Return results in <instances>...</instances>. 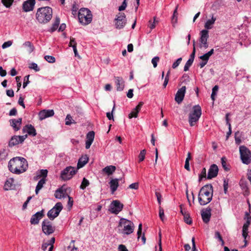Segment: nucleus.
<instances>
[{"label":"nucleus","instance_id":"obj_1","mask_svg":"<svg viewBox=\"0 0 251 251\" xmlns=\"http://www.w3.org/2000/svg\"><path fill=\"white\" fill-rule=\"evenodd\" d=\"M8 167L11 172L19 175L26 171L28 168V164L25 158L15 157L10 160Z\"/></svg>","mask_w":251,"mask_h":251},{"label":"nucleus","instance_id":"obj_2","mask_svg":"<svg viewBox=\"0 0 251 251\" xmlns=\"http://www.w3.org/2000/svg\"><path fill=\"white\" fill-rule=\"evenodd\" d=\"M213 192V186L211 184H207L201 187L198 196L200 205H204L209 203L212 199Z\"/></svg>","mask_w":251,"mask_h":251},{"label":"nucleus","instance_id":"obj_3","mask_svg":"<svg viewBox=\"0 0 251 251\" xmlns=\"http://www.w3.org/2000/svg\"><path fill=\"white\" fill-rule=\"evenodd\" d=\"M52 10L49 6L42 7L37 9L35 18L41 24L48 23L52 18Z\"/></svg>","mask_w":251,"mask_h":251},{"label":"nucleus","instance_id":"obj_4","mask_svg":"<svg viewBox=\"0 0 251 251\" xmlns=\"http://www.w3.org/2000/svg\"><path fill=\"white\" fill-rule=\"evenodd\" d=\"M118 227V232L123 235H129L131 234L134 229L133 223L129 220L125 218H121L119 221Z\"/></svg>","mask_w":251,"mask_h":251},{"label":"nucleus","instance_id":"obj_5","mask_svg":"<svg viewBox=\"0 0 251 251\" xmlns=\"http://www.w3.org/2000/svg\"><path fill=\"white\" fill-rule=\"evenodd\" d=\"M78 18L81 24L87 25L92 20V15L91 11L88 8H81L78 11Z\"/></svg>","mask_w":251,"mask_h":251},{"label":"nucleus","instance_id":"obj_6","mask_svg":"<svg viewBox=\"0 0 251 251\" xmlns=\"http://www.w3.org/2000/svg\"><path fill=\"white\" fill-rule=\"evenodd\" d=\"M201 115V109L199 105L193 107L192 112L189 114V123L190 126H193L199 120Z\"/></svg>","mask_w":251,"mask_h":251},{"label":"nucleus","instance_id":"obj_7","mask_svg":"<svg viewBox=\"0 0 251 251\" xmlns=\"http://www.w3.org/2000/svg\"><path fill=\"white\" fill-rule=\"evenodd\" d=\"M241 159L244 164L248 165L251 162V152L245 146H241L239 148Z\"/></svg>","mask_w":251,"mask_h":251},{"label":"nucleus","instance_id":"obj_8","mask_svg":"<svg viewBox=\"0 0 251 251\" xmlns=\"http://www.w3.org/2000/svg\"><path fill=\"white\" fill-rule=\"evenodd\" d=\"M115 28L123 29L126 24V16L124 13L119 12L114 19Z\"/></svg>","mask_w":251,"mask_h":251},{"label":"nucleus","instance_id":"obj_9","mask_svg":"<svg viewBox=\"0 0 251 251\" xmlns=\"http://www.w3.org/2000/svg\"><path fill=\"white\" fill-rule=\"evenodd\" d=\"M77 171V169L69 166L64 169L61 173V177L64 180L70 179Z\"/></svg>","mask_w":251,"mask_h":251},{"label":"nucleus","instance_id":"obj_10","mask_svg":"<svg viewBox=\"0 0 251 251\" xmlns=\"http://www.w3.org/2000/svg\"><path fill=\"white\" fill-rule=\"evenodd\" d=\"M62 209V203L60 202H57L53 208L48 211L47 216L50 220H53L59 215Z\"/></svg>","mask_w":251,"mask_h":251},{"label":"nucleus","instance_id":"obj_11","mask_svg":"<svg viewBox=\"0 0 251 251\" xmlns=\"http://www.w3.org/2000/svg\"><path fill=\"white\" fill-rule=\"evenodd\" d=\"M43 232L46 235H50L55 231V226H52V223L48 219L44 220L42 223Z\"/></svg>","mask_w":251,"mask_h":251},{"label":"nucleus","instance_id":"obj_12","mask_svg":"<svg viewBox=\"0 0 251 251\" xmlns=\"http://www.w3.org/2000/svg\"><path fill=\"white\" fill-rule=\"evenodd\" d=\"M124 207V205L118 200L113 201L109 206V210L111 213L118 214L121 212Z\"/></svg>","mask_w":251,"mask_h":251},{"label":"nucleus","instance_id":"obj_13","mask_svg":"<svg viewBox=\"0 0 251 251\" xmlns=\"http://www.w3.org/2000/svg\"><path fill=\"white\" fill-rule=\"evenodd\" d=\"M27 137V135L23 136H14L12 137L11 140L9 142V146L13 147L17 145L19 143H21Z\"/></svg>","mask_w":251,"mask_h":251},{"label":"nucleus","instance_id":"obj_14","mask_svg":"<svg viewBox=\"0 0 251 251\" xmlns=\"http://www.w3.org/2000/svg\"><path fill=\"white\" fill-rule=\"evenodd\" d=\"M185 86H182L178 90L175 98V100L177 103L179 104L182 101L185 96Z\"/></svg>","mask_w":251,"mask_h":251},{"label":"nucleus","instance_id":"obj_15","mask_svg":"<svg viewBox=\"0 0 251 251\" xmlns=\"http://www.w3.org/2000/svg\"><path fill=\"white\" fill-rule=\"evenodd\" d=\"M200 42L202 44L203 47L206 49L208 48V45L207 43V39L208 38V31L205 29L202 30L200 32Z\"/></svg>","mask_w":251,"mask_h":251},{"label":"nucleus","instance_id":"obj_16","mask_svg":"<svg viewBox=\"0 0 251 251\" xmlns=\"http://www.w3.org/2000/svg\"><path fill=\"white\" fill-rule=\"evenodd\" d=\"M54 112L52 109H44L39 112L38 116L40 120H43L46 118L53 116Z\"/></svg>","mask_w":251,"mask_h":251},{"label":"nucleus","instance_id":"obj_17","mask_svg":"<svg viewBox=\"0 0 251 251\" xmlns=\"http://www.w3.org/2000/svg\"><path fill=\"white\" fill-rule=\"evenodd\" d=\"M44 216V210L37 212L32 216L30 222L32 225H36L39 223V220Z\"/></svg>","mask_w":251,"mask_h":251},{"label":"nucleus","instance_id":"obj_18","mask_svg":"<svg viewBox=\"0 0 251 251\" xmlns=\"http://www.w3.org/2000/svg\"><path fill=\"white\" fill-rule=\"evenodd\" d=\"M218 166L216 165L213 164L211 165L208 170L207 176V179H211L216 177L218 175Z\"/></svg>","mask_w":251,"mask_h":251},{"label":"nucleus","instance_id":"obj_19","mask_svg":"<svg viewBox=\"0 0 251 251\" xmlns=\"http://www.w3.org/2000/svg\"><path fill=\"white\" fill-rule=\"evenodd\" d=\"M35 4V0H27L23 4V8L25 12L32 11Z\"/></svg>","mask_w":251,"mask_h":251},{"label":"nucleus","instance_id":"obj_20","mask_svg":"<svg viewBox=\"0 0 251 251\" xmlns=\"http://www.w3.org/2000/svg\"><path fill=\"white\" fill-rule=\"evenodd\" d=\"M115 82L116 85V89L118 91H122L125 87V81L122 77L115 76Z\"/></svg>","mask_w":251,"mask_h":251},{"label":"nucleus","instance_id":"obj_21","mask_svg":"<svg viewBox=\"0 0 251 251\" xmlns=\"http://www.w3.org/2000/svg\"><path fill=\"white\" fill-rule=\"evenodd\" d=\"M67 196L66 189L63 186L57 189L54 193L55 197L58 199L66 198Z\"/></svg>","mask_w":251,"mask_h":251},{"label":"nucleus","instance_id":"obj_22","mask_svg":"<svg viewBox=\"0 0 251 251\" xmlns=\"http://www.w3.org/2000/svg\"><path fill=\"white\" fill-rule=\"evenodd\" d=\"M95 137V132L93 131L89 132L86 135V141L85 143V148L86 149L90 148L92 144Z\"/></svg>","mask_w":251,"mask_h":251},{"label":"nucleus","instance_id":"obj_23","mask_svg":"<svg viewBox=\"0 0 251 251\" xmlns=\"http://www.w3.org/2000/svg\"><path fill=\"white\" fill-rule=\"evenodd\" d=\"M211 209L210 208H206L205 209H203L201 211V217L203 221L205 223H207L210 221V217H211Z\"/></svg>","mask_w":251,"mask_h":251},{"label":"nucleus","instance_id":"obj_24","mask_svg":"<svg viewBox=\"0 0 251 251\" xmlns=\"http://www.w3.org/2000/svg\"><path fill=\"white\" fill-rule=\"evenodd\" d=\"M22 119L21 118L18 119H12L9 121L10 126L16 131H18L20 129L22 124Z\"/></svg>","mask_w":251,"mask_h":251},{"label":"nucleus","instance_id":"obj_25","mask_svg":"<svg viewBox=\"0 0 251 251\" xmlns=\"http://www.w3.org/2000/svg\"><path fill=\"white\" fill-rule=\"evenodd\" d=\"M143 102L141 101L139 103V104L136 106V107L133 109V110L129 114L128 118L131 119L133 117L137 118L138 116V114L140 111L142 106L143 105Z\"/></svg>","mask_w":251,"mask_h":251},{"label":"nucleus","instance_id":"obj_26","mask_svg":"<svg viewBox=\"0 0 251 251\" xmlns=\"http://www.w3.org/2000/svg\"><path fill=\"white\" fill-rule=\"evenodd\" d=\"M23 133L27 132L29 135L35 136L36 135V131L31 125H27L25 126L23 128Z\"/></svg>","mask_w":251,"mask_h":251},{"label":"nucleus","instance_id":"obj_27","mask_svg":"<svg viewBox=\"0 0 251 251\" xmlns=\"http://www.w3.org/2000/svg\"><path fill=\"white\" fill-rule=\"evenodd\" d=\"M55 242L54 237H52L50 240L47 243H44L42 245V249L43 251H45L47 250V248L50 246L48 251H52L53 248V244Z\"/></svg>","mask_w":251,"mask_h":251},{"label":"nucleus","instance_id":"obj_28","mask_svg":"<svg viewBox=\"0 0 251 251\" xmlns=\"http://www.w3.org/2000/svg\"><path fill=\"white\" fill-rule=\"evenodd\" d=\"M14 179L13 178H9L5 181L3 189L5 191L14 189L15 185L14 184Z\"/></svg>","mask_w":251,"mask_h":251},{"label":"nucleus","instance_id":"obj_29","mask_svg":"<svg viewBox=\"0 0 251 251\" xmlns=\"http://www.w3.org/2000/svg\"><path fill=\"white\" fill-rule=\"evenodd\" d=\"M119 179H112L109 182V185L111 193L113 194L117 189L119 186Z\"/></svg>","mask_w":251,"mask_h":251},{"label":"nucleus","instance_id":"obj_30","mask_svg":"<svg viewBox=\"0 0 251 251\" xmlns=\"http://www.w3.org/2000/svg\"><path fill=\"white\" fill-rule=\"evenodd\" d=\"M89 157L87 155L82 156L78 160L77 168V170L83 167L88 161Z\"/></svg>","mask_w":251,"mask_h":251},{"label":"nucleus","instance_id":"obj_31","mask_svg":"<svg viewBox=\"0 0 251 251\" xmlns=\"http://www.w3.org/2000/svg\"><path fill=\"white\" fill-rule=\"evenodd\" d=\"M216 20V18L212 15L211 19L207 20L204 24V28H205V30H208V29H212L213 28V25L214 24Z\"/></svg>","mask_w":251,"mask_h":251},{"label":"nucleus","instance_id":"obj_32","mask_svg":"<svg viewBox=\"0 0 251 251\" xmlns=\"http://www.w3.org/2000/svg\"><path fill=\"white\" fill-rule=\"evenodd\" d=\"M46 179L45 178H42L39 181L35 189V193L36 195L38 194L39 191L43 188V185L46 183Z\"/></svg>","mask_w":251,"mask_h":251},{"label":"nucleus","instance_id":"obj_33","mask_svg":"<svg viewBox=\"0 0 251 251\" xmlns=\"http://www.w3.org/2000/svg\"><path fill=\"white\" fill-rule=\"evenodd\" d=\"M214 49H211L208 52L205 53L204 54L201 56L200 58L203 61L208 62L210 57L214 53Z\"/></svg>","mask_w":251,"mask_h":251},{"label":"nucleus","instance_id":"obj_34","mask_svg":"<svg viewBox=\"0 0 251 251\" xmlns=\"http://www.w3.org/2000/svg\"><path fill=\"white\" fill-rule=\"evenodd\" d=\"M23 46L27 48V51L29 53H31L34 50V46L29 41H26L23 44Z\"/></svg>","mask_w":251,"mask_h":251},{"label":"nucleus","instance_id":"obj_35","mask_svg":"<svg viewBox=\"0 0 251 251\" xmlns=\"http://www.w3.org/2000/svg\"><path fill=\"white\" fill-rule=\"evenodd\" d=\"M116 170L114 166L110 165L106 166L103 169V171L107 174L108 175H111Z\"/></svg>","mask_w":251,"mask_h":251},{"label":"nucleus","instance_id":"obj_36","mask_svg":"<svg viewBox=\"0 0 251 251\" xmlns=\"http://www.w3.org/2000/svg\"><path fill=\"white\" fill-rule=\"evenodd\" d=\"M60 23V19L58 17H56L55 20L52 24V27L50 29L51 32H53L58 28Z\"/></svg>","mask_w":251,"mask_h":251},{"label":"nucleus","instance_id":"obj_37","mask_svg":"<svg viewBox=\"0 0 251 251\" xmlns=\"http://www.w3.org/2000/svg\"><path fill=\"white\" fill-rule=\"evenodd\" d=\"M8 155V152L7 151L3 149L0 151V160L2 161L5 160Z\"/></svg>","mask_w":251,"mask_h":251},{"label":"nucleus","instance_id":"obj_38","mask_svg":"<svg viewBox=\"0 0 251 251\" xmlns=\"http://www.w3.org/2000/svg\"><path fill=\"white\" fill-rule=\"evenodd\" d=\"M90 184L89 181L86 178L84 177L82 179L81 184L80 186V188L81 189L84 190L86 188V187L89 186Z\"/></svg>","mask_w":251,"mask_h":251},{"label":"nucleus","instance_id":"obj_39","mask_svg":"<svg viewBox=\"0 0 251 251\" xmlns=\"http://www.w3.org/2000/svg\"><path fill=\"white\" fill-rule=\"evenodd\" d=\"M75 123V122L73 120L72 116L70 114H68L65 119V124L67 126H69Z\"/></svg>","mask_w":251,"mask_h":251},{"label":"nucleus","instance_id":"obj_40","mask_svg":"<svg viewBox=\"0 0 251 251\" xmlns=\"http://www.w3.org/2000/svg\"><path fill=\"white\" fill-rule=\"evenodd\" d=\"M146 153V151L145 150H143L140 151L138 156L139 162H142L145 159Z\"/></svg>","mask_w":251,"mask_h":251},{"label":"nucleus","instance_id":"obj_41","mask_svg":"<svg viewBox=\"0 0 251 251\" xmlns=\"http://www.w3.org/2000/svg\"><path fill=\"white\" fill-rule=\"evenodd\" d=\"M206 170L205 168H203L202 169L201 174L199 175V181H201L203 178L206 177Z\"/></svg>","mask_w":251,"mask_h":251},{"label":"nucleus","instance_id":"obj_42","mask_svg":"<svg viewBox=\"0 0 251 251\" xmlns=\"http://www.w3.org/2000/svg\"><path fill=\"white\" fill-rule=\"evenodd\" d=\"M14 0H1L3 4L6 7H10L12 5Z\"/></svg>","mask_w":251,"mask_h":251},{"label":"nucleus","instance_id":"obj_43","mask_svg":"<svg viewBox=\"0 0 251 251\" xmlns=\"http://www.w3.org/2000/svg\"><path fill=\"white\" fill-rule=\"evenodd\" d=\"M48 170L46 169L41 170L37 176L39 177H43V178H46L48 175Z\"/></svg>","mask_w":251,"mask_h":251},{"label":"nucleus","instance_id":"obj_44","mask_svg":"<svg viewBox=\"0 0 251 251\" xmlns=\"http://www.w3.org/2000/svg\"><path fill=\"white\" fill-rule=\"evenodd\" d=\"M45 59L49 63H54L55 62V58L50 55H46L44 57Z\"/></svg>","mask_w":251,"mask_h":251},{"label":"nucleus","instance_id":"obj_45","mask_svg":"<svg viewBox=\"0 0 251 251\" xmlns=\"http://www.w3.org/2000/svg\"><path fill=\"white\" fill-rule=\"evenodd\" d=\"M193 62V60L188 59V60L187 61L184 67V71L185 72L189 70L190 67L192 65Z\"/></svg>","mask_w":251,"mask_h":251},{"label":"nucleus","instance_id":"obj_46","mask_svg":"<svg viewBox=\"0 0 251 251\" xmlns=\"http://www.w3.org/2000/svg\"><path fill=\"white\" fill-rule=\"evenodd\" d=\"M223 182H224L223 186H224V193L225 194H226L227 192L228 187V180L227 179H224Z\"/></svg>","mask_w":251,"mask_h":251},{"label":"nucleus","instance_id":"obj_47","mask_svg":"<svg viewBox=\"0 0 251 251\" xmlns=\"http://www.w3.org/2000/svg\"><path fill=\"white\" fill-rule=\"evenodd\" d=\"M29 68L30 69H33L36 72H38L40 71V68L38 67L37 64L35 63H31L30 64Z\"/></svg>","mask_w":251,"mask_h":251},{"label":"nucleus","instance_id":"obj_48","mask_svg":"<svg viewBox=\"0 0 251 251\" xmlns=\"http://www.w3.org/2000/svg\"><path fill=\"white\" fill-rule=\"evenodd\" d=\"M184 220L185 222L188 225L192 224V221L190 219L189 214H187L186 212H185V214H184Z\"/></svg>","mask_w":251,"mask_h":251},{"label":"nucleus","instance_id":"obj_49","mask_svg":"<svg viewBox=\"0 0 251 251\" xmlns=\"http://www.w3.org/2000/svg\"><path fill=\"white\" fill-rule=\"evenodd\" d=\"M239 134L240 133L239 131H237L235 133V143L238 145L240 144L241 142V139L240 136H239Z\"/></svg>","mask_w":251,"mask_h":251},{"label":"nucleus","instance_id":"obj_50","mask_svg":"<svg viewBox=\"0 0 251 251\" xmlns=\"http://www.w3.org/2000/svg\"><path fill=\"white\" fill-rule=\"evenodd\" d=\"M148 26L151 28V29H152L155 27V17L153 18V21L151 20L149 21Z\"/></svg>","mask_w":251,"mask_h":251},{"label":"nucleus","instance_id":"obj_51","mask_svg":"<svg viewBox=\"0 0 251 251\" xmlns=\"http://www.w3.org/2000/svg\"><path fill=\"white\" fill-rule=\"evenodd\" d=\"M159 60V57L158 56H155L152 59L151 63H152L154 68H156L157 67V62Z\"/></svg>","mask_w":251,"mask_h":251},{"label":"nucleus","instance_id":"obj_52","mask_svg":"<svg viewBox=\"0 0 251 251\" xmlns=\"http://www.w3.org/2000/svg\"><path fill=\"white\" fill-rule=\"evenodd\" d=\"M219 87L217 85H215L213 88H212V92L211 95V99L213 100H214V96L216 95V92L218 90Z\"/></svg>","mask_w":251,"mask_h":251},{"label":"nucleus","instance_id":"obj_53","mask_svg":"<svg viewBox=\"0 0 251 251\" xmlns=\"http://www.w3.org/2000/svg\"><path fill=\"white\" fill-rule=\"evenodd\" d=\"M221 162H222V165L223 168L226 171H228L229 170V169L226 166V159L225 157H222L221 158Z\"/></svg>","mask_w":251,"mask_h":251},{"label":"nucleus","instance_id":"obj_54","mask_svg":"<svg viewBox=\"0 0 251 251\" xmlns=\"http://www.w3.org/2000/svg\"><path fill=\"white\" fill-rule=\"evenodd\" d=\"M159 217L161 219L162 221H164L165 215L164 213V210L161 207H159Z\"/></svg>","mask_w":251,"mask_h":251},{"label":"nucleus","instance_id":"obj_55","mask_svg":"<svg viewBox=\"0 0 251 251\" xmlns=\"http://www.w3.org/2000/svg\"><path fill=\"white\" fill-rule=\"evenodd\" d=\"M129 189L137 190L139 188V183L135 182L130 184L128 187Z\"/></svg>","mask_w":251,"mask_h":251},{"label":"nucleus","instance_id":"obj_56","mask_svg":"<svg viewBox=\"0 0 251 251\" xmlns=\"http://www.w3.org/2000/svg\"><path fill=\"white\" fill-rule=\"evenodd\" d=\"M195 52H196V48H195V41H194L193 51H192V53L191 54L190 57L189 59L193 60L194 61V60L195 58Z\"/></svg>","mask_w":251,"mask_h":251},{"label":"nucleus","instance_id":"obj_57","mask_svg":"<svg viewBox=\"0 0 251 251\" xmlns=\"http://www.w3.org/2000/svg\"><path fill=\"white\" fill-rule=\"evenodd\" d=\"M182 60V58L181 57L178 58L173 64L172 65V68L173 69H176Z\"/></svg>","mask_w":251,"mask_h":251},{"label":"nucleus","instance_id":"obj_58","mask_svg":"<svg viewBox=\"0 0 251 251\" xmlns=\"http://www.w3.org/2000/svg\"><path fill=\"white\" fill-rule=\"evenodd\" d=\"M127 6V4L126 2V0H124L122 3V4L119 7L118 10L119 11H122L124 10Z\"/></svg>","mask_w":251,"mask_h":251},{"label":"nucleus","instance_id":"obj_59","mask_svg":"<svg viewBox=\"0 0 251 251\" xmlns=\"http://www.w3.org/2000/svg\"><path fill=\"white\" fill-rule=\"evenodd\" d=\"M127 6V4L126 2V0H124L122 3V4L119 7L118 10L119 11H122L124 10Z\"/></svg>","mask_w":251,"mask_h":251},{"label":"nucleus","instance_id":"obj_60","mask_svg":"<svg viewBox=\"0 0 251 251\" xmlns=\"http://www.w3.org/2000/svg\"><path fill=\"white\" fill-rule=\"evenodd\" d=\"M75 240H72L70 246L68 247V249H70L71 251H74L77 250V248H76L74 246Z\"/></svg>","mask_w":251,"mask_h":251},{"label":"nucleus","instance_id":"obj_61","mask_svg":"<svg viewBox=\"0 0 251 251\" xmlns=\"http://www.w3.org/2000/svg\"><path fill=\"white\" fill-rule=\"evenodd\" d=\"M114 109H115V105H114V106L112 108L111 112H107L106 113V116L109 120H110L111 119L113 120V113Z\"/></svg>","mask_w":251,"mask_h":251},{"label":"nucleus","instance_id":"obj_62","mask_svg":"<svg viewBox=\"0 0 251 251\" xmlns=\"http://www.w3.org/2000/svg\"><path fill=\"white\" fill-rule=\"evenodd\" d=\"M240 185L242 189L245 191V192L248 191V188L247 186V184L245 182H240Z\"/></svg>","mask_w":251,"mask_h":251},{"label":"nucleus","instance_id":"obj_63","mask_svg":"<svg viewBox=\"0 0 251 251\" xmlns=\"http://www.w3.org/2000/svg\"><path fill=\"white\" fill-rule=\"evenodd\" d=\"M12 44V42L11 41H8L5 42L2 44V49H5L6 48H8V47L11 46Z\"/></svg>","mask_w":251,"mask_h":251},{"label":"nucleus","instance_id":"obj_64","mask_svg":"<svg viewBox=\"0 0 251 251\" xmlns=\"http://www.w3.org/2000/svg\"><path fill=\"white\" fill-rule=\"evenodd\" d=\"M118 251H128L126 247L122 244H121L118 247Z\"/></svg>","mask_w":251,"mask_h":251}]
</instances>
